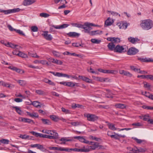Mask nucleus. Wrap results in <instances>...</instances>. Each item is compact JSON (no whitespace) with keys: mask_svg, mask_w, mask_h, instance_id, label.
Masks as SVG:
<instances>
[{"mask_svg":"<svg viewBox=\"0 0 153 153\" xmlns=\"http://www.w3.org/2000/svg\"><path fill=\"white\" fill-rule=\"evenodd\" d=\"M137 59L138 60L140 61L141 62H153V59H152L150 58L146 57L145 58H143L141 57H138Z\"/></svg>","mask_w":153,"mask_h":153,"instance_id":"nucleus-13","label":"nucleus"},{"mask_svg":"<svg viewBox=\"0 0 153 153\" xmlns=\"http://www.w3.org/2000/svg\"><path fill=\"white\" fill-rule=\"evenodd\" d=\"M69 25L67 24H65L59 25H52V26L56 29H62L67 27Z\"/></svg>","mask_w":153,"mask_h":153,"instance_id":"nucleus-14","label":"nucleus"},{"mask_svg":"<svg viewBox=\"0 0 153 153\" xmlns=\"http://www.w3.org/2000/svg\"><path fill=\"white\" fill-rule=\"evenodd\" d=\"M114 134L113 135V136H112V137L111 138H113L116 140H117L120 141V139L121 137L124 138L125 137H126L124 135H122L121 134H118L115 132H114Z\"/></svg>","mask_w":153,"mask_h":153,"instance_id":"nucleus-10","label":"nucleus"},{"mask_svg":"<svg viewBox=\"0 0 153 153\" xmlns=\"http://www.w3.org/2000/svg\"><path fill=\"white\" fill-rule=\"evenodd\" d=\"M79 78L82 80L89 83H93V82L92 79L86 77L84 76L79 75Z\"/></svg>","mask_w":153,"mask_h":153,"instance_id":"nucleus-11","label":"nucleus"},{"mask_svg":"<svg viewBox=\"0 0 153 153\" xmlns=\"http://www.w3.org/2000/svg\"><path fill=\"white\" fill-rule=\"evenodd\" d=\"M14 101L17 102H22V99L19 98H16L14 99Z\"/></svg>","mask_w":153,"mask_h":153,"instance_id":"nucleus-57","label":"nucleus"},{"mask_svg":"<svg viewBox=\"0 0 153 153\" xmlns=\"http://www.w3.org/2000/svg\"><path fill=\"white\" fill-rule=\"evenodd\" d=\"M40 16L44 18H47L49 16V15L47 13H42L40 14Z\"/></svg>","mask_w":153,"mask_h":153,"instance_id":"nucleus-45","label":"nucleus"},{"mask_svg":"<svg viewBox=\"0 0 153 153\" xmlns=\"http://www.w3.org/2000/svg\"><path fill=\"white\" fill-rule=\"evenodd\" d=\"M12 107L15 109L16 111L19 114L21 115L22 114V111L20 108L17 106H12Z\"/></svg>","mask_w":153,"mask_h":153,"instance_id":"nucleus-31","label":"nucleus"},{"mask_svg":"<svg viewBox=\"0 0 153 153\" xmlns=\"http://www.w3.org/2000/svg\"><path fill=\"white\" fill-rule=\"evenodd\" d=\"M61 147H53L51 148V149L52 150H59L61 151Z\"/></svg>","mask_w":153,"mask_h":153,"instance_id":"nucleus-58","label":"nucleus"},{"mask_svg":"<svg viewBox=\"0 0 153 153\" xmlns=\"http://www.w3.org/2000/svg\"><path fill=\"white\" fill-rule=\"evenodd\" d=\"M40 102L38 101H33L32 102V105L35 107L38 108L39 107H41V105H39Z\"/></svg>","mask_w":153,"mask_h":153,"instance_id":"nucleus-38","label":"nucleus"},{"mask_svg":"<svg viewBox=\"0 0 153 153\" xmlns=\"http://www.w3.org/2000/svg\"><path fill=\"white\" fill-rule=\"evenodd\" d=\"M107 47L110 50L114 52L116 46L113 42H111L109 43L108 44Z\"/></svg>","mask_w":153,"mask_h":153,"instance_id":"nucleus-19","label":"nucleus"},{"mask_svg":"<svg viewBox=\"0 0 153 153\" xmlns=\"http://www.w3.org/2000/svg\"><path fill=\"white\" fill-rule=\"evenodd\" d=\"M48 31H45L43 32V33L42 34V35L46 40L51 41L52 39L53 38L51 34H48Z\"/></svg>","mask_w":153,"mask_h":153,"instance_id":"nucleus-12","label":"nucleus"},{"mask_svg":"<svg viewBox=\"0 0 153 153\" xmlns=\"http://www.w3.org/2000/svg\"><path fill=\"white\" fill-rule=\"evenodd\" d=\"M55 133H57L54 131L46 130V134L51 135H55Z\"/></svg>","mask_w":153,"mask_h":153,"instance_id":"nucleus-33","label":"nucleus"},{"mask_svg":"<svg viewBox=\"0 0 153 153\" xmlns=\"http://www.w3.org/2000/svg\"><path fill=\"white\" fill-rule=\"evenodd\" d=\"M88 144H91L92 146H90L89 149L92 150H95L96 149L98 148V147H101L102 146L99 145V143L97 142L91 141L89 142V143Z\"/></svg>","mask_w":153,"mask_h":153,"instance_id":"nucleus-8","label":"nucleus"},{"mask_svg":"<svg viewBox=\"0 0 153 153\" xmlns=\"http://www.w3.org/2000/svg\"><path fill=\"white\" fill-rule=\"evenodd\" d=\"M128 24L125 22H122V29H126L128 27Z\"/></svg>","mask_w":153,"mask_h":153,"instance_id":"nucleus-35","label":"nucleus"},{"mask_svg":"<svg viewBox=\"0 0 153 153\" xmlns=\"http://www.w3.org/2000/svg\"><path fill=\"white\" fill-rule=\"evenodd\" d=\"M146 78L152 80H153V76L152 75H146Z\"/></svg>","mask_w":153,"mask_h":153,"instance_id":"nucleus-55","label":"nucleus"},{"mask_svg":"<svg viewBox=\"0 0 153 153\" xmlns=\"http://www.w3.org/2000/svg\"><path fill=\"white\" fill-rule=\"evenodd\" d=\"M72 45L73 46L76 47H79V46H81L80 45V44L78 43H72Z\"/></svg>","mask_w":153,"mask_h":153,"instance_id":"nucleus-62","label":"nucleus"},{"mask_svg":"<svg viewBox=\"0 0 153 153\" xmlns=\"http://www.w3.org/2000/svg\"><path fill=\"white\" fill-rule=\"evenodd\" d=\"M62 111L64 112L66 114H70L71 111L68 110L66 109L65 108L62 107L61 108Z\"/></svg>","mask_w":153,"mask_h":153,"instance_id":"nucleus-42","label":"nucleus"},{"mask_svg":"<svg viewBox=\"0 0 153 153\" xmlns=\"http://www.w3.org/2000/svg\"><path fill=\"white\" fill-rule=\"evenodd\" d=\"M15 71L18 73H21V74L24 73V71L23 70L17 68H16Z\"/></svg>","mask_w":153,"mask_h":153,"instance_id":"nucleus-54","label":"nucleus"},{"mask_svg":"<svg viewBox=\"0 0 153 153\" xmlns=\"http://www.w3.org/2000/svg\"><path fill=\"white\" fill-rule=\"evenodd\" d=\"M70 123L74 126H77L80 125V122H71Z\"/></svg>","mask_w":153,"mask_h":153,"instance_id":"nucleus-52","label":"nucleus"},{"mask_svg":"<svg viewBox=\"0 0 153 153\" xmlns=\"http://www.w3.org/2000/svg\"><path fill=\"white\" fill-rule=\"evenodd\" d=\"M58 133H55V135H49L46 134H44V138H47L49 139H56L58 138Z\"/></svg>","mask_w":153,"mask_h":153,"instance_id":"nucleus-17","label":"nucleus"},{"mask_svg":"<svg viewBox=\"0 0 153 153\" xmlns=\"http://www.w3.org/2000/svg\"><path fill=\"white\" fill-rule=\"evenodd\" d=\"M134 139L137 142V143H140L143 142L142 140L140 139H138L137 138H134Z\"/></svg>","mask_w":153,"mask_h":153,"instance_id":"nucleus-63","label":"nucleus"},{"mask_svg":"<svg viewBox=\"0 0 153 153\" xmlns=\"http://www.w3.org/2000/svg\"><path fill=\"white\" fill-rule=\"evenodd\" d=\"M97 80L101 82H109L110 81L109 79L108 78H103L101 77H97Z\"/></svg>","mask_w":153,"mask_h":153,"instance_id":"nucleus-21","label":"nucleus"},{"mask_svg":"<svg viewBox=\"0 0 153 153\" xmlns=\"http://www.w3.org/2000/svg\"><path fill=\"white\" fill-rule=\"evenodd\" d=\"M79 141L81 142L85 143L87 144L89 143V141L88 140H86L82 136H80Z\"/></svg>","mask_w":153,"mask_h":153,"instance_id":"nucleus-30","label":"nucleus"},{"mask_svg":"<svg viewBox=\"0 0 153 153\" xmlns=\"http://www.w3.org/2000/svg\"><path fill=\"white\" fill-rule=\"evenodd\" d=\"M67 35L72 37H78L79 36L80 34L75 32H70L67 33Z\"/></svg>","mask_w":153,"mask_h":153,"instance_id":"nucleus-24","label":"nucleus"},{"mask_svg":"<svg viewBox=\"0 0 153 153\" xmlns=\"http://www.w3.org/2000/svg\"><path fill=\"white\" fill-rule=\"evenodd\" d=\"M16 67L13 66H10L8 67V68L9 69H10L13 71H16Z\"/></svg>","mask_w":153,"mask_h":153,"instance_id":"nucleus-64","label":"nucleus"},{"mask_svg":"<svg viewBox=\"0 0 153 153\" xmlns=\"http://www.w3.org/2000/svg\"><path fill=\"white\" fill-rule=\"evenodd\" d=\"M30 146L32 148L37 147V149L42 151H43L45 149V148L42 145L38 144H32Z\"/></svg>","mask_w":153,"mask_h":153,"instance_id":"nucleus-16","label":"nucleus"},{"mask_svg":"<svg viewBox=\"0 0 153 153\" xmlns=\"http://www.w3.org/2000/svg\"><path fill=\"white\" fill-rule=\"evenodd\" d=\"M19 137L22 138V139H28L29 138V136L26 134H20V136H19Z\"/></svg>","mask_w":153,"mask_h":153,"instance_id":"nucleus-46","label":"nucleus"},{"mask_svg":"<svg viewBox=\"0 0 153 153\" xmlns=\"http://www.w3.org/2000/svg\"><path fill=\"white\" fill-rule=\"evenodd\" d=\"M52 52L54 56L55 57H59L60 56V53L57 51L54 50H52Z\"/></svg>","mask_w":153,"mask_h":153,"instance_id":"nucleus-32","label":"nucleus"},{"mask_svg":"<svg viewBox=\"0 0 153 153\" xmlns=\"http://www.w3.org/2000/svg\"><path fill=\"white\" fill-rule=\"evenodd\" d=\"M91 41L93 43L98 44L101 42L100 40H98L96 39H91Z\"/></svg>","mask_w":153,"mask_h":153,"instance_id":"nucleus-36","label":"nucleus"},{"mask_svg":"<svg viewBox=\"0 0 153 153\" xmlns=\"http://www.w3.org/2000/svg\"><path fill=\"white\" fill-rule=\"evenodd\" d=\"M33 0H24L23 2V5L27 6L32 4L35 2Z\"/></svg>","mask_w":153,"mask_h":153,"instance_id":"nucleus-22","label":"nucleus"},{"mask_svg":"<svg viewBox=\"0 0 153 153\" xmlns=\"http://www.w3.org/2000/svg\"><path fill=\"white\" fill-rule=\"evenodd\" d=\"M109 12H110L111 13V14L114 16H116L118 15L119 17L120 16V14H119L118 13H117L115 12L108 11Z\"/></svg>","mask_w":153,"mask_h":153,"instance_id":"nucleus-49","label":"nucleus"},{"mask_svg":"<svg viewBox=\"0 0 153 153\" xmlns=\"http://www.w3.org/2000/svg\"><path fill=\"white\" fill-rule=\"evenodd\" d=\"M41 120L42 123L44 124L50 125L51 124V122L48 119L42 118L41 119Z\"/></svg>","mask_w":153,"mask_h":153,"instance_id":"nucleus-29","label":"nucleus"},{"mask_svg":"<svg viewBox=\"0 0 153 153\" xmlns=\"http://www.w3.org/2000/svg\"><path fill=\"white\" fill-rule=\"evenodd\" d=\"M126 51V50L123 47L119 45H117L115 47L114 52L119 53H121L125 52Z\"/></svg>","mask_w":153,"mask_h":153,"instance_id":"nucleus-7","label":"nucleus"},{"mask_svg":"<svg viewBox=\"0 0 153 153\" xmlns=\"http://www.w3.org/2000/svg\"><path fill=\"white\" fill-rule=\"evenodd\" d=\"M84 116L87 118L88 120L90 121L94 122L99 118L98 117L94 114H84Z\"/></svg>","mask_w":153,"mask_h":153,"instance_id":"nucleus-3","label":"nucleus"},{"mask_svg":"<svg viewBox=\"0 0 153 153\" xmlns=\"http://www.w3.org/2000/svg\"><path fill=\"white\" fill-rule=\"evenodd\" d=\"M75 86V84L73 83L72 82H66V86L71 87H73Z\"/></svg>","mask_w":153,"mask_h":153,"instance_id":"nucleus-34","label":"nucleus"},{"mask_svg":"<svg viewBox=\"0 0 153 153\" xmlns=\"http://www.w3.org/2000/svg\"><path fill=\"white\" fill-rule=\"evenodd\" d=\"M73 151L76 152H87L90 151L89 149H79L78 148H73Z\"/></svg>","mask_w":153,"mask_h":153,"instance_id":"nucleus-23","label":"nucleus"},{"mask_svg":"<svg viewBox=\"0 0 153 153\" xmlns=\"http://www.w3.org/2000/svg\"><path fill=\"white\" fill-rule=\"evenodd\" d=\"M139 52L137 49L134 47L130 48L127 52L128 54L129 55H134L136 54Z\"/></svg>","mask_w":153,"mask_h":153,"instance_id":"nucleus-6","label":"nucleus"},{"mask_svg":"<svg viewBox=\"0 0 153 153\" xmlns=\"http://www.w3.org/2000/svg\"><path fill=\"white\" fill-rule=\"evenodd\" d=\"M0 142L2 143L7 144L9 143V140L4 139H3L0 140Z\"/></svg>","mask_w":153,"mask_h":153,"instance_id":"nucleus-37","label":"nucleus"},{"mask_svg":"<svg viewBox=\"0 0 153 153\" xmlns=\"http://www.w3.org/2000/svg\"><path fill=\"white\" fill-rule=\"evenodd\" d=\"M15 31L17 33H19V34L22 35L23 36H25V34L23 33V32L20 30H17L16 29Z\"/></svg>","mask_w":153,"mask_h":153,"instance_id":"nucleus-48","label":"nucleus"},{"mask_svg":"<svg viewBox=\"0 0 153 153\" xmlns=\"http://www.w3.org/2000/svg\"><path fill=\"white\" fill-rule=\"evenodd\" d=\"M128 39L129 42L133 44H135L136 42L140 41V39L137 37L134 38L132 37H130Z\"/></svg>","mask_w":153,"mask_h":153,"instance_id":"nucleus-18","label":"nucleus"},{"mask_svg":"<svg viewBox=\"0 0 153 153\" xmlns=\"http://www.w3.org/2000/svg\"><path fill=\"white\" fill-rule=\"evenodd\" d=\"M108 123V122H106ZM108 123V128L109 129L113 130L115 131L117 130V129L115 127L113 123Z\"/></svg>","mask_w":153,"mask_h":153,"instance_id":"nucleus-26","label":"nucleus"},{"mask_svg":"<svg viewBox=\"0 0 153 153\" xmlns=\"http://www.w3.org/2000/svg\"><path fill=\"white\" fill-rule=\"evenodd\" d=\"M23 121H24V122L25 123H30L32 122L33 123H34L33 121L32 120L29 119L25 118Z\"/></svg>","mask_w":153,"mask_h":153,"instance_id":"nucleus-47","label":"nucleus"},{"mask_svg":"<svg viewBox=\"0 0 153 153\" xmlns=\"http://www.w3.org/2000/svg\"><path fill=\"white\" fill-rule=\"evenodd\" d=\"M18 56L23 58H26L27 57L26 54L20 51L19 52Z\"/></svg>","mask_w":153,"mask_h":153,"instance_id":"nucleus-40","label":"nucleus"},{"mask_svg":"<svg viewBox=\"0 0 153 153\" xmlns=\"http://www.w3.org/2000/svg\"><path fill=\"white\" fill-rule=\"evenodd\" d=\"M136 151L141 152H145L146 150L145 149L142 148H137Z\"/></svg>","mask_w":153,"mask_h":153,"instance_id":"nucleus-53","label":"nucleus"},{"mask_svg":"<svg viewBox=\"0 0 153 153\" xmlns=\"http://www.w3.org/2000/svg\"><path fill=\"white\" fill-rule=\"evenodd\" d=\"M88 26H87V27L85 29V30L84 31V33H88L91 36H94L100 34L102 33V31L99 30H96L90 31L92 29V28L91 26H97V25H95L92 23L89 22Z\"/></svg>","mask_w":153,"mask_h":153,"instance_id":"nucleus-1","label":"nucleus"},{"mask_svg":"<svg viewBox=\"0 0 153 153\" xmlns=\"http://www.w3.org/2000/svg\"><path fill=\"white\" fill-rule=\"evenodd\" d=\"M120 74L125 75L131 77L132 75L128 71H125L124 70H121L119 71Z\"/></svg>","mask_w":153,"mask_h":153,"instance_id":"nucleus-20","label":"nucleus"},{"mask_svg":"<svg viewBox=\"0 0 153 153\" xmlns=\"http://www.w3.org/2000/svg\"><path fill=\"white\" fill-rule=\"evenodd\" d=\"M114 106L116 108L120 109H124L126 108V105L122 103L116 104Z\"/></svg>","mask_w":153,"mask_h":153,"instance_id":"nucleus-25","label":"nucleus"},{"mask_svg":"<svg viewBox=\"0 0 153 153\" xmlns=\"http://www.w3.org/2000/svg\"><path fill=\"white\" fill-rule=\"evenodd\" d=\"M16 81L22 86H24L27 84V82L25 80H16Z\"/></svg>","mask_w":153,"mask_h":153,"instance_id":"nucleus-28","label":"nucleus"},{"mask_svg":"<svg viewBox=\"0 0 153 153\" xmlns=\"http://www.w3.org/2000/svg\"><path fill=\"white\" fill-rule=\"evenodd\" d=\"M140 25L143 30H148L153 27V22L150 19L144 20L142 21Z\"/></svg>","mask_w":153,"mask_h":153,"instance_id":"nucleus-2","label":"nucleus"},{"mask_svg":"<svg viewBox=\"0 0 153 153\" xmlns=\"http://www.w3.org/2000/svg\"><path fill=\"white\" fill-rule=\"evenodd\" d=\"M50 118L53 121L55 122H57L59 120V118L58 117L55 115H51L50 116Z\"/></svg>","mask_w":153,"mask_h":153,"instance_id":"nucleus-27","label":"nucleus"},{"mask_svg":"<svg viewBox=\"0 0 153 153\" xmlns=\"http://www.w3.org/2000/svg\"><path fill=\"white\" fill-rule=\"evenodd\" d=\"M144 87L145 88H147L149 89L150 88L151 85L149 84H148L147 82H143Z\"/></svg>","mask_w":153,"mask_h":153,"instance_id":"nucleus-51","label":"nucleus"},{"mask_svg":"<svg viewBox=\"0 0 153 153\" xmlns=\"http://www.w3.org/2000/svg\"><path fill=\"white\" fill-rule=\"evenodd\" d=\"M132 125L133 126H142L141 124L140 123H133L132 124Z\"/></svg>","mask_w":153,"mask_h":153,"instance_id":"nucleus-59","label":"nucleus"},{"mask_svg":"<svg viewBox=\"0 0 153 153\" xmlns=\"http://www.w3.org/2000/svg\"><path fill=\"white\" fill-rule=\"evenodd\" d=\"M82 106V105L78 104H73L71 106V107L73 109H75L76 108H81Z\"/></svg>","mask_w":153,"mask_h":153,"instance_id":"nucleus-39","label":"nucleus"},{"mask_svg":"<svg viewBox=\"0 0 153 153\" xmlns=\"http://www.w3.org/2000/svg\"><path fill=\"white\" fill-rule=\"evenodd\" d=\"M7 45L8 46V47H9L13 48H15L16 46H17V45H14L13 44L8 42L7 43Z\"/></svg>","mask_w":153,"mask_h":153,"instance_id":"nucleus-43","label":"nucleus"},{"mask_svg":"<svg viewBox=\"0 0 153 153\" xmlns=\"http://www.w3.org/2000/svg\"><path fill=\"white\" fill-rule=\"evenodd\" d=\"M149 116H147L146 115L144 116L143 118H140L141 119H143V120L144 121H147L150 123V120H152V119H148Z\"/></svg>","mask_w":153,"mask_h":153,"instance_id":"nucleus-41","label":"nucleus"},{"mask_svg":"<svg viewBox=\"0 0 153 153\" xmlns=\"http://www.w3.org/2000/svg\"><path fill=\"white\" fill-rule=\"evenodd\" d=\"M7 27L9 30L11 31H15L16 29L13 28V27L10 25L7 26Z\"/></svg>","mask_w":153,"mask_h":153,"instance_id":"nucleus-60","label":"nucleus"},{"mask_svg":"<svg viewBox=\"0 0 153 153\" xmlns=\"http://www.w3.org/2000/svg\"><path fill=\"white\" fill-rule=\"evenodd\" d=\"M113 22L114 21L113 20L109 17L108 18L107 20L105 21L104 24V26L106 27L110 26L112 24Z\"/></svg>","mask_w":153,"mask_h":153,"instance_id":"nucleus-15","label":"nucleus"},{"mask_svg":"<svg viewBox=\"0 0 153 153\" xmlns=\"http://www.w3.org/2000/svg\"><path fill=\"white\" fill-rule=\"evenodd\" d=\"M89 22H85L84 23L83 25L77 23H71V25L72 26L79 28L83 29H84V32L85 30V29L87 27V26H88Z\"/></svg>","mask_w":153,"mask_h":153,"instance_id":"nucleus-5","label":"nucleus"},{"mask_svg":"<svg viewBox=\"0 0 153 153\" xmlns=\"http://www.w3.org/2000/svg\"><path fill=\"white\" fill-rule=\"evenodd\" d=\"M107 40L108 41L113 42L114 43H118L120 42V39L118 37H108Z\"/></svg>","mask_w":153,"mask_h":153,"instance_id":"nucleus-9","label":"nucleus"},{"mask_svg":"<svg viewBox=\"0 0 153 153\" xmlns=\"http://www.w3.org/2000/svg\"><path fill=\"white\" fill-rule=\"evenodd\" d=\"M55 63L57 65H62L63 63V62L61 61L56 59L55 61Z\"/></svg>","mask_w":153,"mask_h":153,"instance_id":"nucleus-56","label":"nucleus"},{"mask_svg":"<svg viewBox=\"0 0 153 153\" xmlns=\"http://www.w3.org/2000/svg\"><path fill=\"white\" fill-rule=\"evenodd\" d=\"M31 30L33 32H37L38 30V28L36 26H33L31 27Z\"/></svg>","mask_w":153,"mask_h":153,"instance_id":"nucleus-50","label":"nucleus"},{"mask_svg":"<svg viewBox=\"0 0 153 153\" xmlns=\"http://www.w3.org/2000/svg\"><path fill=\"white\" fill-rule=\"evenodd\" d=\"M36 93L39 95H43L45 93L44 91L41 90H36Z\"/></svg>","mask_w":153,"mask_h":153,"instance_id":"nucleus-44","label":"nucleus"},{"mask_svg":"<svg viewBox=\"0 0 153 153\" xmlns=\"http://www.w3.org/2000/svg\"><path fill=\"white\" fill-rule=\"evenodd\" d=\"M145 96L149 98V99L153 100V95L152 94H150L149 95H145Z\"/></svg>","mask_w":153,"mask_h":153,"instance_id":"nucleus-61","label":"nucleus"},{"mask_svg":"<svg viewBox=\"0 0 153 153\" xmlns=\"http://www.w3.org/2000/svg\"><path fill=\"white\" fill-rule=\"evenodd\" d=\"M20 9L18 8L6 10L0 9V12L3 13L5 15H7L11 13L18 12L20 11Z\"/></svg>","mask_w":153,"mask_h":153,"instance_id":"nucleus-4","label":"nucleus"}]
</instances>
